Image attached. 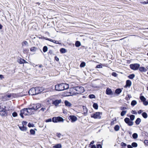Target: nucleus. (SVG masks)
<instances>
[{"mask_svg":"<svg viewBox=\"0 0 148 148\" xmlns=\"http://www.w3.org/2000/svg\"><path fill=\"white\" fill-rule=\"evenodd\" d=\"M55 90L57 91H61L69 88V85L66 83L57 84L55 86Z\"/></svg>","mask_w":148,"mask_h":148,"instance_id":"1","label":"nucleus"},{"mask_svg":"<svg viewBox=\"0 0 148 148\" xmlns=\"http://www.w3.org/2000/svg\"><path fill=\"white\" fill-rule=\"evenodd\" d=\"M64 119L61 117L58 116L57 117H53L52 122L54 123L58 122H63Z\"/></svg>","mask_w":148,"mask_h":148,"instance_id":"2","label":"nucleus"},{"mask_svg":"<svg viewBox=\"0 0 148 148\" xmlns=\"http://www.w3.org/2000/svg\"><path fill=\"white\" fill-rule=\"evenodd\" d=\"M62 102V100L61 99H54L52 101V104L54 105L56 108H57L59 104Z\"/></svg>","mask_w":148,"mask_h":148,"instance_id":"3","label":"nucleus"},{"mask_svg":"<svg viewBox=\"0 0 148 148\" xmlns=\"http://www.w3.org/2000/svg\"><path fill=\"white\" fill-rule=\"evenodd\" d=\"M36 95L40 94L44 91L45 88L43 87L37 86L35 87Z\"/></svg>","mask_w":148,"mask_h":148,"instance_id":"4","label":"nucleus"},{"mask_svg":"<svg viewBox=\"0 0 148 148\" xmlns=\"http://www.w3.org/2000/svg\"><path fill=\"white\" fill-rule=\"evenodd\" d=\"M102 113L100 112H96L95 113L91 114V116L94 119H100L101 117Z\"/></svg>","mask_w":148,"mask_h":148,"instance_id":"5","label":"nucleus"},{"mask_svg":"<svg viewBox=\"0 0 148 148\" xmlns=\"http://www.w3.org/2000/svg\"><path fill=\"white\" fill-rule=\"evenodd\" d=\"M140 65L138 64H132L130 65V66L131 69L134 70H137L140 67Z\"/></svg>","mask_w":148,"mask_h":148,"instance_id":"6","label":"nucleus"},{"mask_svg":"<svg viewBox=\"0 0 148 148\" xmlns=\"http://www.w3.org/2000/svg\"><path fill=\"white\" fill-rule=\"evenodd\" d=\"M28 93L29 95L32 96L36 95L35 87H33L31 88L28 91Z\"/></svg>","mask_w":148,"mask_h":148,"instance_id":"7","label":"nucleus"},{"mask_svg":"<svg viewBox=\"0 0 148 148\" xmlns=\"http://www.w3.org/2000/svg\"><path fill=\"white\" fill-rule=\"evenodd\" d=\"M68 119L72 123H73L77 120V118L74 115H70L69 116Z\"/></svg>","mask_w":148,"mask_h":148,"instance_id":"8","label":"nucleus"},{"mask_svg":"<svg viewBox=\"0 0 148 148\" xmlns=\"http://www.w3.org/2000/svg\"><path fill=\"white\" fill-rule=\"evenodd\" d=\"M124 121L128 125L130 126H131L133 125V122L130 121V119L128 118H125L124 119Z\"/></svg>","mask_w":148,"mask_h":148,"instance_id":"9","label":"nucleus"},{"mask_svg":"<svg viewBox=\"0 0 148 148\" xmlns=\"http://www.w3.org/2000/svg\"><path fill=\"white\" fill-rule=\"evenodd\" d=\"M21 93H11V96L12 97L14 98H18L20 97H22L24 95H21Z\"/></svg>","mask_w":148,"mask_h":148,"instance_id":"10","label":"nucleus"},{"mask_svg":"<svg viewBox=\"0 0 148 148\" xmlns=\"http://www.w3.org/2000/svg\"><path fill=\"white\" fill-rule=\"evenodd\" d=\"M83 88V87L81 86H77L73 87V89H74V90L79 92V93H81V90ZM83 91L82 93H83Z\"/></svg>","mask_w":148,"mask_h":148,"instance_id":"11","label":"nucleus"},{"mask_svg":"<svg viewBox=\"0 0 148 148\" xmlns=\"http://www.w3.org/2000/svg\"><path fill=\"white\" fill-rule=\"evenodd\" d=\"M0 115L2 116H7L8 115V112L5 110H0Z\"/></svg>","mask_w":148,"mask_h":148,"instance_id":"12","label":"nucleus"},{"mask_svg":"<svg viewBox=\"0 0 148 148\" xmlns=\"http://www.w3.org/2000/svg\"><path fill=\"white\" fill-rule=\"evenodd\" d=\"M18 128L19 129L22 131H26L27 129V127L25 126L22 125V126H20L19 125H18Z\"/></svg>","mask_w":148,"mask_h":148,"instance_id":"13","label":"nucleus"},{"mask_svg":"<svg viewBox=\"0 0 148 148\" xmlns=\"http://www.w3.org/2000/svg\"><path fill=\"white\" fill-rule=\"evenodd\" d=\"M18 62L20 64L28 63V62L26 61L25 60L21 58H20L18 60Z\"/></svg>","mask_w":148,"mask_h":148,"instance_id":"14","label":"nucleus"},{"mask_svg":"<svg viewBox=\"0 0 148 148\" xmlns=\"http://www.w3.org/2000/svg\"><path fill=\"white\" fill-rule=\"evenodd\" d=\"M64 103L65 106L67 107H71V106L72 105L70 102L67 100H65L64 101Z\"/></svg>","mask_w":148,"mask_h":148,"instance_id":"15","label":"nucleus"},{"mask_svg":"<svg viewBox=\"0 0 148 148\" xmlns=\"http://www.w3.org/2000/svg\"><path fill=\"white\" fill-rule=\"evenodd\" d=\"M29 49H28L23 48V52L24 54L27 55H28L29 53Z\"/></svg>","mask_w":148,"mask_h":148,"instance_id":"16","label":"nucleus"},{"mask_svg":"<svg viewBox=\"0 0 148 148\" xmlns=\"http://www.w3.org/2000/svg\"><path fill=\"white\" fill-rule=\"evenodd\" d=\"M60 51L61 53L63 54L67 52V50L63 48H61L60 49Z\"/></svg>","mask_w":148,"mask_h":148,"instance_id":"17","label":"nucleus"},{"mask_svg":"<svg viewBox=\"0 0 148 148\" xmlns=\"http://www.w3.org/2000/svg\"><path fill=\"white\" fill-rule=\"evenodd\" d=\"M106 93L108 95H111L112 94V92L111 89L109 88H107L106 90Z\"/></svg>","mask_w":148,"mask_h":148,"instance_id":"18","label":"nucleus"},{"mask_svg":"<svg viewBox=\"0 0 148 148\" xmlns=\"http://www.w3.org/2000/svg\"><path fill=\"white\" fill-rule=\"evenodd\" d=\"M33 106L32 107H30V108L32 109H31V111L32 110H34L35 111H37L38 108H36V104L33 103Z\"/></svg>","mask_w":148,"mask_h":148,"instance_id":"19","label":"nucleus"},{"mask_svg":"<svg viewBox=\"0 0 148 148\" xmlns=\"http://www.w3.org/2000/svg\"><path fill=\"white\" fill-rule=\"evenodd\" d=\"M6 108V106H4L3 104L2 103H0V109L1 110H5Z\"/></svg>","mask_w":148,"mask_h":148,"instance_id":"20","label":"nucleus"},{"mask_svg":"<svg viewBox=\"0 0 148 148\" xmlns=\"http://www.w3.org/2000/svg\"><path fill=\"white\" fill-rule=\"evenodd\" d=\"M22 44V47L23 48V46L24 45H25L27 46H28V42L26 40L23 41L21 43Z\"/></svg>","mask_w":148,"mask_h":148,"instance_id":"21","label":"nucleus"},{"mask_svg":"<svg viewBox=\"0 0 148 148\" xmlns=\"http://www.w3.org/2000/svg\"><path fill=\"white\" fill-rule=\"evenodd\" d=\"M62 147V145L60 143L56 144L53 147V148H61Z\"/></svg>","mask_w":148,"mask_h":148,"instance_id":"22","label":"nucleus"},{"mask_svg":"<svg viewBox=\"0 0 148 148\" xmlns=\"http://www.w3.org/2000/svg\"><path fill=\"white\" fill-rule=\"evenodd\" d=\"M30 49L31 51L35 52L38 49V48L35 47H31Z\"/></svg>","mask_w":148,"mask_h":148,"instance_id":"23","label":"nucleus"},{"mask_svg":"<svg viewBox=\"0 0 148 148\" xmlns=\"http://www.w3.org/2000/svg\"><path fill=\"white\" fill-rule=\"evenodd\" d=\"M132 84L131 81L130 80H127L126 81V84L125 86L130 87Z\"/></svg>","mask_w":148,"mask_h":148,"instance_id":"24","label":"nucleus"},{"mask_svg":"<svg viewBox=\"0 0 148 148\" xmlns=\"http://www.w3.org/2000/svg\"><path fill=\"white\" fill-rule=\"evenodd\" d=\"M63 94L62 95L64 97H68L71 96V95H68V94L69 93H71V92H63Z\"/></svg>","mask_w":148,"mask_h":148,"instance_id":"25","label":"nucleus"},{"mask_svg":"<svg viewBox=\"0 0 148 148\" xmlns=\"http://www.w3.org/2000/svg\"><path fill=\"white\" fill-rule=\"evenodd\" d=\"M75 45L76 47H79L81 45V42L80 41L77 40L75 42Z\"/></svg>","mask_w":148,"mask_h":148,"instance_id":"26","label":"nucleus"},{"mask_svg":"<svg viewBox=\"0 0 148 148\" xmlns=\"http://www.w3.org/2000/svg\"><path fill=\"white\" fill-rule=\"evenodd\" d=\"M30 134L31 135H34L36 134V132L33 129H31L29 130Z\"/></svg>","mask_w":148,"mask_h":148,"instance_id":"27","label":"nucleus"},{"mask_svg":"<svg viewBox=\"0 0 148 148\" xmlns=\"http://www.w3.org/2000/svg\"><path fill=\"white\" fill-rule=\"evenodd\" d=\"M141 121V120L140 118H138L135 121V123L136 125H139Z\"/></svg>","mask_w":148,"mask_h":148,"instance_id":"28","label":"nucleus"},{"mask_svg":"<svg viewBox=\"0 0 148 148\" xmlns=\"http://www.w3.org/2000/svg\"><path fill=\"white\" fill-rule=\"evenodd\" d=\"M29 127H34L35 125L33 123H31L30 122L27 125Z\"/></svg>","mask_w":148,"mask_h":148,"instance_id":"29","label":"nucleus"},{"mask_svg":"<svg viewBox=\"0 0 148 148\" xmlns=\"http://www.w3.org/2000/svg\"><path fill=\"white\" fill-rule=\"evenodd\" d=\"M42 50L44 53L46 52L48 50V47L47 46H45L43 47Z\"/></svg>","mask_w":148,"mask_h":148,"instance_id":"30","label":"nucleus"},{"mask_svg":"<svg viewBox=\"0 0 148 148\" xmlns=\"http://www.w3.org/2000/svg\"><path fill=\"white\" fill-rule=\"evenodd\" d=\"M121 90L120 88H118L115 90V92L117 94H119L121 92Z\"/></svg>","mask_w":148,"mask_h":148,"instance_id":"31","label":"nucleus"},{"mask_svg":"<svg viewBox=\"0 0 148 148\" xmlns=\"http://www.w3.org/2000/svg\"><path fill=\"white\" fill-rule=\"evenodd\" d=\"M142 115L143 117L145 119H146L147 117V114L145 112H143L142 114Z\"/></svg>","mask_w":148,"mask_h":148,"instance_id":"32","label":"nucleus"},{"mask_svg":"<svg viewBox=\"0 0 148 148\" xmlns=\"http://www.w3.org/2000/svg\"><path fill=\"white\" fill-rule=\"evenodd\" d=\"M25 108H24L23 109L21 110H20V114H24L25 113Z\"/></svg>","mask_w":148,"mask_h":148,"instance_id":"33","label":"nucleus"},{"mask_svg":"<svg viewBox=\"0 0 148 148\" xmlns=\"http://www.w3.org/2000/svg\"><path fill=\"white\" fill-rule=\"evenodd\" d=\"M31 109H32L30 108V107L25 108V112H27V113L30 114V115H31L32 114L30 113V112H29L28 111L29 110H31Z\"/></svg>","mask_w":148,"mask_h":148,"instance_id":"34","label":"nucleus"},{"mask_svg":"<svg viewBox=\"0 0 148 148\" xmlns=\"http://www.w3.org/2000/svg\"><path fill=\"white\" fill-rule=\"evenodd\" d=\"M52 119H53V118H52V119H51V118H50L49 119H45V121L46 123L51 122V121H52Z\"/></svg>","mask_w":148,"mask_h":148,"instance_id":"35","label":"nucleus"},{"mask_svg":"<svg viewBox=\"0 0 148 148\" xmlns=\"http://www.w3.org/2000/svg\"><path fill=\"white\" fill-rule=\"evenodd\" d=\"M53 43H54L56 44H58L60 45H62L61 42H59V41L56 40H53Z\"/></svg>","mask_w":148,"mask_h":148,"instance_id":"36","label":"nucleus"},{"mask_svg":"<svg viewBox=\"0 0 148 148\" xmlns=\"http://www.w3.org/2000/svg\"><path fill=\"white\" fill-rule=\"evenodd\" d=\"M139 69L141 72H145L146 71V69L144 67H140Z\"/></svg>","mask_w":148,"mask_h":148,"instance_id":"37","label":"nucleus"},{"mask_svg":"<svg viewBox=\"0 0 148 148\" xmlns=\"http://www.w3.org/2000/svg\"><path fill=\"white\" fill-rule=\"evenodd\" d=\"M93 108L97 110L98 108V105L97 103H94L93 105Z\"/></svg>","mask_w":148,"mask_h":148,"instance_id":"38","label":"nucleus"},{"mask_svg":"<svg viewBox=\"0 0 148 148\" xmlns=\"http://www.w3.org/2000/svg\"><path fill=\"white\" fill-rule=\"evenodd\" d=\"M127 112V111L125 110H123L122 111L121 113V116H123L126 114Z\"/></svg>","mask_w":148,"mask_h":148,"instance_id":"39","label":"nucleus"},{"mask_svg":"<svg viewBox=\"0 0 148 148\" xmlns=\"http://www.w3.org/2000/svg\"><path fill=\"white\" fill-rule=\"evenodd\" d=\"M137 104V102L135 100L132 101L131 103V105L132 106H134Z\"/></svg>","mask_w":148,"mask_h":148,"instance_id":"40","label":"nucleus"},{"mask_svg":"<svg viewBox=\"0 0 148 148\" xmlns=\"http://www.w3.org/2000/svg\"><path fill=\"white\" fill-rule=\"evenodd\" d=\"M52 100L53 99H50L47 101V102H48V105H50V106L49 107V108L50 106H51V104H52Z\"/></svg>","mask_w":148,"mask_h":148,"instance_id":"41","label":"nucleus"},{"mask_svg":"<svg viewBox=\"0 0 148 148\" xmlns=\"http://www.w3.org/2000/svg\"><path fill=\"white\" fill-rule=\"evenodd\" d=\"M135 75L134 74H132L128 76V77L130 79H133L135 77Z\"/></svg>","mask_w":148,"mask_h":148,"instance_id":"42","label":"nucleus"},{"mask_svg":"<svg viewBox=\"0 0 148 148\" xmlns=\"http://www.w3.org/2000/svg\"><path fill=\"white\" fill-rule=\"evenodd\" d=\"M119 126L118 125H116L114 127V129L116 131H118L119 130Z\"/></svg>","mask_w":148,"mask_h":148,"instance_id":"43","label":"nucleus"},{"mask_svg":"<svg viewBox=\"0 0 148 148\" xmlns=\"http://www.w3.org/2000/svg\"><path fill=\"white\" fill-rule=\"evenodd\" d=\"M12 116L14 117H16L18 116V114L16 112H14L12 113Z\"/></svg>","mask_w":148,"mask_h":148,"instance_id":"44","label":"nucleus"},{"mask_svg":"<svg viewBox=\"0 0 148 148\" xmlns=\"http://www.w3.org/2000/svg\"><path fill=\"white\" fill-rule=\"evenodd\" d=\"M132 137L134 139H136L138 137V134L136 133L133 134L132 135Z\"/></svg>","mask_w":148,"mask_h":148,"instance_id":"45","label":"nucleus"},{"mask_svg":"<svg viewBox=\"0 0 148 148\" xmlns=\"http://www.w3.org/2000/svg\"><path fill=\"white\" fill-rule=\"evenodd\" d=\"M140 100L143 102L145 101L146 100L145 98L143 96H141L140 97Z\"/></svg>","mask_w":148,"mask_h":148,"instance_id":"46","label":"nucleus"},{"mask_svg":"<svg viewBox=\"0 0 148 148\" xmlns=\"http://www.w3.org/2000/svg\"><path fill=\"white\" fill-rule=\"evenodd\" d=\"M36 108H38V110L41 107V105L40 103H38L36 104Z\"/></svg>","mask_w":148,"mask_h":148,"instance_id":"47","label":"nucleus"},{"mask_svg":"<svg viewBox=\"0 0 148 148\" xmlns=\"http://www.w3.org/2000/svg\"><path fill=\"white\" fill-rule=\"evenodd\" d=\"M27 123V122L26 121H23L22 122V125L26 126Z\"/></svg>","mask_w":148,"mask_h":148,"instance_id":"48","label":"nucleus"},{"mask_svg":"<svg viewBox=\"0 0 148 148\" xmlns=\"http://www.w3.org/2000/svg\"><path fill=\"white\" fill-rule=\"evenodd\" d=\"M135 116L134 115H131L130 116V118L131 121H133L134 120Z\"/></svg>","mask_w":148,"mask_h":148,"instance_id":"49","label":"nucleus"},{"mask_svg":"<svg viewBox=\"0 0 148 148\" xmlns=\"http://www.w3.org/2000/svg\"><path fill=\"white\" fill-rule=\"evenodd\" d=\"M1 98L4 101L7 100V99L8 98L7 97H6V95L2 96L1 97Z\"/></svg>","mask_w":148,"mask_h":148,"instance_id":"50","label":"nucleus"},{"mask_svg":"<svg viewBox=\"0 0 148 148\" xmlns=\"http://www.w3.org/2000/svg\"><path fill=\"white\" fill-rule=\"evenodd\" d=\"M48 55L49 54L50 55H51L52 54H53V55H55V54L53 53V51L49 49V51L48 52Z\"/></svg>","mask_w":148,"mask_h":148,"instance_id":"51","label":"nucleus"},{"mask_svg":"<svg viewBox=\"0 0 148 148\" xmlns=\"http://www.w3.org/2000/svg\"><path fill=\"white\" fill-rule=\"evenodd\" d=\"M132 145L134 147H136L137 146V144L136 143L133 142L132 143Z\"/></svg>","mask_w":148,"mask_h":148,"instance_id":"52","label":"nucleus"},{"mask_svg":"<svg viewBox=\"0 0 148 148\" xmlns=\"http://www.w3.org/2000/svg\"><path fill=\"white\" fill-rule=\"evenodd\" d=\"M89 97L90 99H92L95 98V96L93 94H91L89 95Z\"/></svg>","mask_w":148,"mask_h":148,"instance_id":"53","label":"nucleus"},{"mask_svg":"<svg viewBox=\"0 0 148 148\" xmlns=\"http://www.w3.org/2000/svg\"><path fill=\"white\" fill-rule=\"evenodd\" d=\"M54 60H56V61L58 62L59 61V58L56 56L54 57Z\"/></svg>","mask_w":148,"mask_h":148,"instance_id":"54","label":"nucleus"},{"mask_svg":"<svg viewBox=\"0 0 148 148\" xmlns=\"http://www.w3.org/2000/svg\"><path fill=\"white\" fill-rule=\"evenodd\" d=\"M6 95L7 98H10L11 97V93H8Z\"/></svg>","mask_w":148,"mask_h":148,"instance_id":"55","label":"nucleus"},{"mask_svg":"<svg viewBox=\"0 0 148 148\" xmlns=\"http://www.w3.org/2000/svg\"><path fill=\"white\" fill-rule=\"evenodd\" d=\"M61 134L60 133H57L56 135L58 138H60Z\"/></svg>","mask_w":148,"mask_h":148,"instance_id":"56","label":"nucleus"},{"mask_svg":"<svg viewBox=\"0 0 148 148\" xmlns=\"http://www.w3.org/2000/svg\"><path fill=\"white\" fill-rule=\"evenodd\" d=\"M127 108L125 107H121L120 108V110H125L127 109Z\"/></svg>","mask_w":148,"mask_h":148,"instance_id":"57","label":"nucleus"},{"mask_svg":"<svg viewBox=\"0 0 148 148\" xmlns=\"http://www.w3.org/2000/svg\"><path fill=\"white\" fill-rule=\"evenodd\" d=\"M126 143H124L123 142H122L121 143V145L122 147H125L126 146Z\"/></svg>","mask_w":148,"mask_h":148,"instance_id":"58","label":"nucleus"},{"mask_svg":"<svg viewBox=\"0 0 148 148\" xmlns=\"http://www.w3.org/2000/svg\"><path fill=\"white\" fill-rule=\"evenodd\" d=\"M143 104L147 106L148 105V102L145 101L143 102Z\"/></svg>","mask_w":148,"mask_h":148,"instance_id":"59","label":"nucleus"},{"mask_svg":"<svg viewBox=\"0 0 148 148\" xmlns=\"http://www.w3.org/2000/svg\"><path fill=\"white\" fill-rule=\"evenodd\" d=\"M131 113L132 114H137V112L135 110H132L131 111Z\"/></svg>","mask_w":148,"mask_h":148,"instance_id":"60","label":"nucleus"},{"mask_svg":"<svg viewBox=\"0 0 148 148\" xmlns=\"http://www.w3.org/2000/svg\"><path fill=\"white\" fill-rule=\"evenodd\" d=\"M80 67L81 68H82L83 67V61H81V63L80 64Z\"/></svg>","mask_w":148,"mask_h":148,"instance_id":"61","label":"nucleus"},{"mask_svg":"<svg viewBox=\"0 0 148 148\" xmlns=\"http://www.w3.org/2000/svg\"><path fill=\"white\" fill-rule=\"evenodd\" d=\"M140 3L144 4H147L148 3V0H147V2L144 1L143 2H141Z\"/></svg>","mask_w":148,"mask_h":148,"instance_id":"62","label":"nucleus"},{"mask_svg":"<svg viewBox=\"0 0 148 148\" xmlns=\"http://www.w3.org/2000/svg\"><path fill=\"white\" fill-rule=\"evenodd\" d=\"M144 143L145 145H148V140H145L144 141Z\"/></svg>","mask_w":148,"mask_h":148,"instance_id":"63","label":"nucleus"},{"mask_svg":"<svg viewBox=\"0 0 148 148\" xmlns=\"http://www.w3.org/2000/svg\"><path fill=\"white\" fill-rule=\"evenodd\" d=\"M63 110V113L64 114H66L67 113L66 111L67 110H65L64 109H62Z\"/></svg>","mask_w":148,"mask_h":148,"instance_id":"64","label":"nucleus"}]
</instances>
